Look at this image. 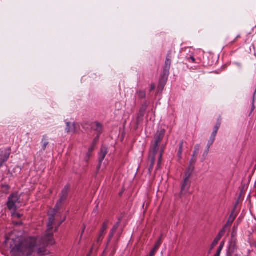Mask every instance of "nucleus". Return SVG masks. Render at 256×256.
I'll list each match as a JSON object with an SVG mask.
<instances>
[{
  "mask_svg": "<svg viewBox=\"0 0 256 256\" xmlns=\"http://www.w3.org/2000/svg\"><path fill=\"white\" fill-rule=\"evenodd\" d=\"M84 229H85V227L83 228L82 230V234H81V236H80V237L82 238V235L84 231Z\"/></svg>",
  "mask_w": 256,
  "mask_h": 256,
  "instance_id": "34",
  "label": "nucleus"
},
{
  "mask_svg": "<svg viewBox=\"0 0 256 256\" xmlns=\"http://www.w3.org/2000/svg\"><path fill=\"white\" fill-rule=\"evenodd\" d=\"M108 151L106 148H101L100 152L99 154V162L98 166V168L100 167L102 162L104 159Z\"/></svg>",
  "mask_w": 256,
  "mask_h": 256,
  "instance_id": "11",
  "label": "nucleus"
},
{
  "mask_svg": "<svg viewBox=\"0 0 256 256\" xmlns=\"http://www.w3.org/2000/svg\"><path fill=\"white\" fill-rule=\"evenodd\" d=\"M54 214L50 216L47 224L48 230L41 238L29 237L26 238H18L7 240L10 245V253L12 256H32L36 252L38 254H48L46 248L54 244L52 232V225L55 218Z\"/></svg>",
  "mask_w": 256,
  "mask_h": 256,
  "instance_id": "1",
  "label": "nucleus"
},
{
  "mask_svg": "<svg viewBox=\"0 0 256 256\" xmlns=\"http://www.w3.org/2000/svg\"><path fill=\"white\" fill-rule=\"evenodd\" d=\"M218 129H219V128H218V126H214V130H213L212 132V133L210 138L208 140L214 142L215 138H216V135L217 134Z\"/></svg>",
  "mask_w": 256,
  "mask_h": 256,
  "instance_id": "19",
  "label": "nucleus"
},
{
  "mask_svg": "<svg viewBox=\"0 0 256 256\" xmlns=\"http://www.w3.org/2000/svg\"><path fill=\"white\" fill-rule=\"evenodd\" d=\"M196 158H192L190 162V165L186 171V176H190L194 169V164Z\"/></svg>",
  "mask_w": 256,
  "mask_h": 256,
  "instance_id": "9",
  "label": "nucleus"
},
{
  "mask_svg": "<svg viewBox=\"0 0 256 256\" xmlns=\"http://www.w3.org/2000/svg\"><path fill=\"white\" fill-rule=\"evenodd\" d=\"M147 108V104H143L140 108L139 113L138 114L137 117V121L139 122L140 120H142L143 116L144 114V112Z\"/></svg>",
  "mask_w": 256,
  "mask_h": 256,
  "instance_id": "13",
  "label": "nucleus"
},
{
  "mask_svg": "<svg viewBox=\"0 0 256 256\" xmlns=\"http://www.w3.org/2000/svg\"><path fill=\"white\" fill-rule=\"evenodd\" d=\"M66 130L68 133H74L76 132V124L75 123L67 122Z\"/></svg>",
  "mask_w": 256,
  "mask_h": 256,
  "instance_id": "10",
  "label": "nucleus"
},
{
  "mask_svg": "<svg viewBox=\"0 0 256 256\" xmlns=\"http://www.w3.org/2000/svg\"><path fill=\"white\" fill-rule=\"evenodd\" d=\"M162 236H161L159 240H158L156 243L155 244L154 248L150 251V254L151 256H154L156 252L160 246L161 245V244H162Z\"/></svg>",
  "mask_w": 256,
  "mask_h": 256,
  "instance_id": "16",
  "label": "nucleus"
},
{
  "mask_svg": "<svg viewBox=\"0 0 256 256\" xmlns=\"http://www.w3.org/2000/svg\"><path fill=\"white\" fill-rule=\"evenodd\" d=\"M255 247H256V244L255 245Z\"/></svg>",
  "mask_w": 256,
  "mask_h": 256,
  "instance_id": "39",
  "label": "nucleus"
},
{
  "mask_svg": "<svg viewBox=\"0 0 256 256\" xmlns=\"http://www.w3.org/2000/svg\"><path fill=\"white\" fill-rule=\"evenodd\" d=\"M240 36H237L236 38V39L237 38H238Z\"/></svg>",
  "mask_w": 256,
  "mask_h": 256,
  "instance_id": "38",
  "label": "nucleus"
},
{
  "mask_svg": "<svg viewBox=\"0 0 256 256\" xmlns=\"http://www.w3.org/2000/svg\"><path fill=\"white\" fill-rule=\"evenodd\" d=\"M150 256H151L150 254Z\"/></svg>",
  "mask_w": 256,
  "mask_h": 256,
  "instance_id": "40",
  "label": "nucleus"
},
{
  "mask_svg": "<svg viewBox=\"0 0 256 256\" xmlns=\"http://www.w3.org/2000/svg\"><path fill=\"white\" fill-rule=\"evenodd\" d=\"M166 133V130L164 128H159L154 136V142L151 147L148 155V162L150 164L148 170L150 172L152 170L155 164L156 158H158L157 166L154 172V175H160V167L162 160V154L164 150V147H161L160 150V145L162 140Z\"/></svg>",
  "mask_w": 256,
  "mask_h": 256,
  "instance_id": "2",
  "label": "nucleus"
},
{
  "mask_svg": "<svg viewBox=\"0 0 256 256\" xmlns=\"http://www.w3.org/2000/svg\"><path fill=\"white\" fill-rule=\"evenodd\" d=\"M69 191V186H64V188L62 190V194L60 198V202H58L56 204V208H58L59 205L64 202L62 201H64L66 199Z\"/></svg>",
  "mask_w": 256,
  "mask_h": 256,
  "instance_id": "8",
  "label": "nucleus"
},
{
  "mask_svg": "<svg viewBox=\"0 0 256 256\" xmlns=\"http://www.w3.org/2000/svg\"><path fill=\"white\" fill-rule=\"evenodd\" d=\"M226 231V230L225 229V227H223V228L220 230V231L219 232L218 234L217 235L220 238L222 237L224 235Z\"/></svg>",
  "mask_w": 256,
  "mask_h": 256,
  "instance_id": "24",
  "label": "nucleus"
},
{
  "mask_svg": "<svg viewBox=\"0 0 256 256\" xmlns=\"http://www.w3.org/2000/svg\"><path fill=\"white\" fill-rule=\"evenodd\" d=\"M10 150H0V168L3 166L4 164L6 162L10 157Z\"/></svg>",
  "mask_w": 256,
  "mask_h": 256,
  "instance_id": "6",
  "label": "nucleus"
},
{
  "mask_svg": "<svg viewBox=\"0 0 256 256\" xmlns=\"http://www.w3.org/2000/svg\"><path fill=\"white\" fill-rule=\"evenodd\" d=\"M228 224L229 222H227V223L226 224V225L224 226V227H225V229L228 226Z\"/></svg>",
  "mask_w": 256,
  "mask_h": 256,
  "instance_id": "35",
  "label": "nucleus"
},
{
  "mask_svg": "<svg viewBox=\"0 0 256 256\" xmlns=\"http://www.w3.org/2000/svg\"><path fill=\"white\" fill-rule=\"evenodd\" d=\"M254 94L253 100H252V110H253L254 108Z\"/></svg>",
  "mask_w": 256,
  "mask_h": 256,
  "instance_id": "31",
  "label": "nucleus"
},
{
  "mask_svg": "<svg viewBox=\"0 0 256 256\" xmlns=\"http://www.w3.org/2000/svg\"><path fill=\"white\" fill-rule=\"evenodd\" d=\"M94 248V246H92V248H91V252L92 251V249Z\"/></svg>",
  "mask_w": 256,
  "mask_h": 256,
  "instance_id": "37",
  "label": "nucleus"
},
{
  "mask_svg": "<svg viewBox=\"0 0 256 256\" xmlns=\"http://www.w3.org/2000/svg\"><path fill=\"white\" fill-rule=\"evenodd\" d=\"M136 94L140 99H144L146 96V92L142 90H138Z\"/></svg>",
  "mask_w": 256,
  "mask_h": 256,
  "instance_id": "20",
  "label": "nucleus"
},
{
  "mask_svg": "<svg viewBox=\"0 0 256 256\" xmlns=\"http://www.w3.org/2000/svg\"><path fill=\"white\" fill-rule=\"evenodd\" d=\"M118 223L116 224L115 226H114V227L112 228V230L113 232H116L117 228H118Z\"/></svg>",
  "mask_w": 256,
  "mask_h": 256,
  "instance_id": "28",
  "label": "nucleus"
},
{
  "mask_svg": "<svg viewBox=\"0 0 256 256\" xmlns=\"http://www.w3.org/2000/svg\"><path fill=\"white\" fill-rule=\"evenodd\" d=\"M20 197L17 192L11 194L8 198L6 205L10 211H16L20 204Z\"/></svg>",
  "mask_w": 256,
  "mask_h": 256,
  "instance_id": "4",
  "label": "nucleus"
},
{
  "mask_svg": "<svg viewBox=\"0 0 256 256\" xmlns=\"http://www.w3.org/2000/svg\"><path fill=\"white\" fill-rule=\"evenodd\" d=\"M221 122H222L221 117L219 116V118L217 120V121H216L215 126H218V128H220V127L221 125Z\"/></svg>",
  "mask_w": 256,
  "mask_h": 256,
  "instance_id": "25",
  "label": "nucleus"
},
{
  "mask_svg": "<svg viewBox=\"0 0 256 256\" xmlns=\"http://www.w3.org/2000/svg\"><path fill=\"white\" fill-rule=\"evenodd\" d=\"M49 142L48 141V138L46 135H44L42 136V150H45Z\"/></svg>",
  "mask_w": 256,
  "mask_h": 256,
  "instance_id": "18",
  "label": "nucleus"
},
{
  "mask_svg": "<svg viewBox=\"0 0 256 256\" xmlns=\"http://www.w3.org/2000/svg\"><path fill=\"white\" fill-rule=\"evenodd\" d=\"M175 52L170 50L168 51L164 66L162 74L160 79V84L164 86L167 81L170 74V70L171 66L172 59L173 58Z\"/></svg>",
  "mask_w": 256,
  "mask_h": 256,
  "instance_id": "3",
  "label": "nucleus"
},
{
  "mask_svg": "<svg viewBox=\"0 0 256 256\" xmlns=\"http://www.w3.org/2000/svg\"><path fill=\"white\" fill-rule=\"evenodd\" d=\"M189 62H195V58L193 56H191L188 58Z\"/></svg>",
  "mask_w": 256,
  "mask_h": 256,
  "instance_id": "29",
  "label": "nucleus"
},
{
  "mask_svg": "<svg viewBox=\"0 0 256 256\" xmlns=\"http://www.w3.org/2000/svg\"><path fill=\"white\" fill-rule=\"evenodd\" d=\"M200 148V144H197L195 146L194 150V154H193V158L198 155Z\"/></svg>",
  "mask_w": 256,
  "mask_h": 256,
  "instance_id": "22",
  "label": "nucleus"
},
{
  "mask_svg": "<svg viewBox=\"0 0 256 256\" xmlns=\"http://www.w3.org/2000/svg\"><path fill=\"white\" fill-rule=\"evenodd\" d=\"M123 192H120L119 195L121 196Z\"/></svg>",
  "mask_w": 256,
  "mask_h": 256,
  "instance_id": "36",
  "label": "nucleus"
},
{
  "mask_svg": "<svg viewBox=\"0 0 256 256\" xmlns=\"http://www.w3.org/2000/svg\"><path fill=\"white\" fill-rule=\"evenodd\" d=\"M190 184V177H186L181 184V190L179 194L180 198H186L188 196H189L191 194L189 191Z\"/></svg>",
  "mask_w": 256,
  "mask_h": 256,
  "instance_id": "5",
  "label": "nucleus"
},
{
  "mask_svg": "<svg viewBox=\"0 0 256 256\" xmlns=\"http://www.w3.org/2000/svg\"><path fill=\"white\" fill-rule=\"evenodd\" d=\"M220 240V238H219L218 236H216L211 244L210 248L212 249L218 244V242Z\"/></svg>",
  "mask_w": 256,
  "mask_h": 256,
  "instance_id": "21",
  "label": "nucleus"
},
{
  "mask_svg": "<svg viewBox=\"0 0 256 256\" xmlns=\"http://www.w3.org/2000/svg\"><path fill=\"white\" fill-rule=\"evenodd\" d=\"M224 245V242H222L220 244V246H219L217 250L216 254V255L214 256H220L221 251L223 248Z\"/></svg>",
  "mask_w": 256,
  "mask_h": 256,
  "instance_id": "23",
  "label": "nucleus"
},
{
  "mask_svg": "<svg viewBox=\"0 0 256 256\" xmlns=\"http://www.w3.org/2000/svg\"><path fill=\"white\" fill-rule=\"evenodd\" d=\"M115 232H113L112 230H111V232L110 234V238H111L114 235Z\"/></svg>",
  "mask_w": 256,
  "mask_h": 256,
  "instance_id": "33",
  "label": "nucleus"
},
{
  "mask_svg": "<svg viewBox=\"0 0 256 256\" xmlns=\"http://www.w3.org/2000/svg\"><path fill=\"white\" fill-rule=\"evenodd\" d=\"M183 144L184 140H182L180 142L179 148L177 154V156L178 158V160H180L182 158V154L183 152Z\"/></svg>",
  "mask_w": 256,
  "mask_h": 256,
  "instance_id": "17",
  "label": "nucleus"
},
{
  "mask_svg": "<svg viewBox=\"0 0 256 256\" xmlns=\"http://www.w3.org/2000/svg\"><path fill=\"white\" fill-rule=\"evenodd\" d=\"M98 136H96L93 140L89 148L88 152H87V156L88 158L90 156L91 153L94 150L95 146H96L97 142L98 141Z\"/></svg>",
  "mask_w": 256,
  "mask_h": 256,
  "instance_id": "14",
  "label": "nucleus"
},
{
  "mask_svg": "<svg viewBox=\"0 0 256 256\" xmlns=\"http://www.w3.org/2000/svg\"><path fill=\"white\" fill-rule=\"evenodd\" d=\"M92 129L97 132L96 136L100 138V135L102 134L103 130L102 124L98 122H94L92 124Z\"/></svg>",
  "mask_w": 256,
  "mask_h": 256,
  "instance_id": "7",
  "label": "nucleus"
},
{
  "mask_svg": "<svg viewBox=\"0 0 256 256\" xmlns=\"http://www.w3.org/2000/svg\"><path fill=\"white\" fill-rule=\"evenodd\" d=\"M108 222L106 221L104 222L102 224V227L101 228V230L100 232L99 236L97 238L96 242L98 243L100 242L102 240V237L104 235L105 233V231L106 230L107 228H108Z\"/></svg>",
  "mask_w": 256,
  "mask_h": 256,
  "instance_id": "12",
  "label": "nucleus"
},
{
  "mask_svg": "<svg viewBox=\"0 0 256 256\" xmlns=\"http://www.w3.org/2000/svg\"><path fill=\"white\" fill-rule=\"evenodd\" d=\"M213 143L214 142L211 141H210V140L208 141L206 148L202 154V160H204L206 159V158L208 155V154L210 152V147L212 145Z\"/></svg>",
  "mask_w": 256,
  "mask_h": 256,
  "instance_id": "15",
  "label": "nucleus"
},
{
  "mask_svg": "<svg viewBox=\"0 0 256 256\" xmlns=\"http://www.w3.org/2000/svg\"><path fill=\"white\" fill-rule=\"evenodd\" d=\"M232 214H231V216L229 218L228 220V222L230 223V224H232L234 222V218H232Z\"/></svg>",
  "mask_w": 256,
  "mask_h": 256,
  "instance_id": "27",
  "label": "nucleus"
},
{
  "mask_svg": "<svg viewBox=\"0 0 256 256\" xmlns=\"http://www.w3.org/2000/svg\"><path fill=\"white\" fill-rule=\"evenodd\" d=\"M156 88L155 84H151L150 91L154 90Z\"/></svg>",
  "mask_w": 256,
  "mask_h": 256,
  "instance_id": "30",
  "label": "nucleus"
},
{
  "mask_svg": "<svg viewBox=\"0 0 256 256\" xmlns=\"http://www.w3.org/2000/svg\"><path fill=\"white\" fill-rule=\"evenodd\" d=\"M2 188H6V190H9V188H10L9 186H8V185H7V184H4V185H2Z\"/></svg>",
  "mask_w": 256,
  "mask_h": 256,
  "instance_id": "32",
  "label": "nucleus"
},
{
  "mask_svg": "<svg viewBox=\"0 0 256 256\" xmlns=\"http://www.w3.org/2000/svg\"><path fill=\"white\" fill-rule=\"evenodd\" d=\"M12 216L14 217H16L18 218H20L22 216V215L20 214L16 213V211L15 212L12 211Z\"/></svg>",
  "mask_w": 256,
  "mask_h": 256,
  "instance_id": "26",
  "label": "nucleus"
}]
</instances>
